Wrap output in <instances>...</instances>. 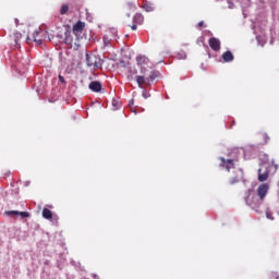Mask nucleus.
<instances>
[{
    "label": "nucleus",
    "mask_w": 279,
    "mask_h": 279,
    "mask_svg": "<svg viewBox=\"0 0 279 279\" xmlns=\"http://www.w3.org/2000/svg\"><path fill=\"white\" fill-rule=\"evenodd\" d=\"M74 45H77V41H74Z\"/></svg>",
    "instance_id": "nucleus-29"
},
{
    "label": "nucleus",
    "mask_w": 279,
    "mask_h": 279,
    "mask_svg": "<svg viewBox=\"0 0 279 279\" xmlns=\"http://www.w3.org/2000/svg\"><path fill=\"white\" fill-rule=\"evenodd\" d=\"M245 202L253 210H258L263 206L264 201L258 195L248 194Z\"/></svg>",
    "instance_id": "nucleus-2"
},
{
    "label": "nucleus",
    "mask_w": 279,
    "mask_h": 279,
    "mask_svg": "<svg viewBox=\"0 0 279 279\" xmlns=\"http://www.w3.org/2000/svg\"><path fill=\"white\" fill-rule=\"evenodd\" d=\"M266 217L270 219V221H274V214L269 209L266 210Z\"/></svg>",
    "instance_id": "nucleus-23"
},
{
    "label": "nucleus",
    "mask_w": 279,
    "mask_h": 279,
    "mask_svg": "<svg viewBox=\"0 0 279 279\" xmlns=\"http://www.w3.org/2000/svg\"><path fill=\"white\" fill-rule=\"evenodd\" d=\"M64 43H65V45H73V36H71V31H66L65 33H64Z\"/></svg>",
    "instance_id": "nucleus-17"
},
{
    "label": "nucleus",
    "mask_w": 279,
    "mask_h": 279,
    "mask_svg": "<svg viewBox=\"0 0 279 279\" xmlns=\"http://www.w3.org/2000/svg\"><path fill=\"white\" fill-rule=\"evenodd\" d=\"M263 138H264L265 143H269V135H267V133L263 134Z\"/></svg>",
    "instance_id": "nucleus-24"
},
{
    "label": "nucleus",
    "mask_w": 279,
    "mask_h": 279,
    "mask_svg": "<svg viewBox=\"0 0 279 279\" xmlns=\"http://www.w3.org/2000/svg\"><path fill=\"white\" fill-rule=\"evenodd\" d=\"M136 82L140 88H145V86H149V81L145 76H136Z\"/></svg>",
    "instance_id": "nucleus-12"
},
{
    "label": "nucleus",
    "mask_w": 279,
    "mask_h": 279,
    "mask_svg": "<svg viewBox=\"0 0 279 279\" xmlns=\"http://www.w3.org/2000/svg\"><path fill=\"white\" fill-rule=\"evenodd\" d=\"M84 27H86V23L78 21L73 25L72 32L75 36H77L84 32Z\"/></svg>",
    "instance_id": "nucleus-10"
},
{
    "label": "nucleus",
    "mask_w": 279,
    "mask_h": 279,
    "mask_svg": "<svg viewBox=\"0 0 279 279\" xmlns=\"http://www.w3.org/2000/svg\"><path fill=\"white\" fill-rule=\"evenodd\" d=\"M269 180V166L264 163L258 169V182H267Z\"/></svg>",
    "instance_id": "nucleus-4"
},
{
    "label": "nucleus",
    "mask_w": 279,
    "mask_h": 279,
    "mask_svg": "<svg viewBox=\"0 0 279 279\" xmlns=\"http://www.w3.org/2000/svg\"><path fill=\"white\" fill-rule=\"evenodd\" d=\"M8 215H20V217H23L24 219L29 217V213L28 211L11 210V211H8Z\"/></svg>",
    "instance_id": "nucleus-18"
},
{
    "label": "nucleus",
    "mask_w": 279,
    "mask_h": 279,
    "mask_svg": "<svg viewBox=\"0 0 279 279\" xmlns=\"http://www.w3.org/2000/svg\"><path fill=\"white\" fill-rule=\"evenodd\" d=\"M143 21H144V17H143V14H141V13H136L135 15H134V17H133V23H135V24H133V25H128V27H131V29L133 31V32H136V29H137V26L136 25H141V23H143Z\"/></svg>",
    "instance_id": "nucleus-9"
},
{
    "label": "nucleus",
    "mask_w": 279,
    "mask_h": 279,
    "mask_svg": "<svg viewBox=\"0 0 279 279\" xmlns=\"http://www.w3.org/2000/svg\"><path fill=\"white\" fill-rule=\"evenodd\" d=\"M156 77H158V71H151L149 76L147 77L148 84H151V82H154V80H156Z\"/></svg>",
    "instance_id": "nucleus-20"
},
{
    "label": "nucleus",
    "mask_w": 279,
    "mask_h": 279,
    "mask_svg": "<svg viewBox=\"0 0 279 279\" xmlns=\"http://www.w3.org/2000/svg\"><path fill=\"white\" fill-rule=\"evenodd\" d=\"M86 64L93 71H97V69H101L104 65V60L95 53H86Z\"/></svg>",
    "instance_id": "nucleus-1"
},
{
    "label": "nucleus",
    "mask_w": 279,
    "mask_h": 279,
    "mask_svg": "<svg viewBox=\"0 0 279 279\" xmlns=\"http://www.w3.org/2000/svg\"><path fill=\"white\" fill-rule=\"evenodd\" d=\"M120 108H121V104L117 99H113L112 100V109L119 110Z\"/></svg>",
    "instance_id": "nucleus-22"
},
{
    "label": "nucleus",
    "mask_w": 279,
    "mask_h": 279,
    "mask_svg": "<svg viewBox=\"0 0 279 279\" xmlns=\"http://www.w3.org/2000/svg\"><path fill=\"white\" fill-rule=\"evenodd\" d=\"M59 82H61V84H64V76L59 75Z\"/></svg>",
    "instance_id": "nucleus-25"
},
{
    "label": "nucleus",
    "mask_w": 279,
    "mask_h": 279,
    "mask_svg": "<svg viewBox=\"0 0 279 279\" xmlns=\"http://www.w3.org/2000/svg\"><path fill=\"white\" fill-rule=\"evenodd\" d=\"M222 60L225 62H232V60H234V54H232V51L228 50L222 53Z\"/></svg>",
    "instance_id": "nucleus-16"
},
{
    "label": "nucleus",
    "mask_w": 279,
    "mask_h": 279,
    "mask_svg": "<svg viewBox=\"0 0 279 279\" xmlns=\"http://www.w3.org/2000/svg\"><path fill=\"white\" fill-rule=\"evenodd\" d=\"M89 88L93 90V93H100L101 92V83L94 81L89 83Z\"/></svg>",
    "instance_id": "nucleus-14"
},
{
    "label": "nucleus",
    "mask_w": 279,
    "mask_h": 279,
    "mask_svg": "<svg viewBox=\"0 0 279 279\" xmlns=\"http://www.w3.org/2000/svg\"><path fill=\"white\" fill-rule=\"evenodd\" d=\"M41 216L44 217V219H48V220L53 219V213L51 211V209L47 207L43 209Z\"/></svg>",
    "instance_id": "nucleus-15"
},
{
    "label": "nucleus",
    "mask_w": 279,
    "mask_h": 279,
    "mask_svg": "<svg viewBox=\"0 0 279 279\" xmlns=\"http://www.w3.org/2000/svg\"><path fill=\"white\" fill-rule=\"evenodd\" d=\"M274 165V167H275V169H276V171L278 170V165H275V163H272Z\"/></svg>",
    "instance_id": "nucleus-27"
},
{
    "label": "nucleus",
    "mask_w": 279,
    "mask_h": 279,
    "mask_svg": "<svg viewBox=\"0 0 279 279\" xmlns=\"http://www.w3.org/2000/svg\"><path fill=\"white\" fill-rule=\"evenodd\" d=\"M15 47H17L19 49H21V38H23V35L21 33H14L13 36H11Z\"/></svg>",
    "instance_id": "nucleus-13"
},
{
    "label": "nucleus",
    "mask_w": 279,
    "mask_h": 279,
    "mask_svg": "<svg viewBox=\"0 0 279 279\" xmlns=\"http://www.w3.org/2000/svg\"><path fill=\"white\" fill-rule=\"evenodd\" d=\"M218 160H220L219 166L222 167V169H226L230 173V169H234V159H226L223 157H219Z\"/></svg>",
    "instance_id": "nucleus-5"
},
{
    "label": "nucleus",
    "mask_w": 279,
    "mask_h": 279,
    "mask_svg": "<svg viewBox=\"0 0 279 279\" xmlns=\"http://www.w3.org/2000/svg\"><path fill=\"white\" fill-rule=\"evenodd\" d=\"M208 45L213 51H220L221 49V41L216 37L209 38Z\"/></svg>",
    "instance_id": "nucleus-8"
},
{
    "label": "nucleus",
    "mask_w": 279,
    "mask_h": 279,
    "mask_svg": "<svg viewBox=\"0 0 279 279\" xmlns=\"http://www.w3.org/2000/svg\"><path fill=\"white\" fill-rule=\"evenodd\" d=\"M267 193H269V183H262L257 187V196L259 197V199L265 202V197H267Z\"/></svg>",
    "instance_id": "nucleus-6"
},
{
    "label": "nucleus",
    "mask_w": 279,
    "mask_h": 279,
    "mask_svg": "<svg viewBox=\"0 0 279 279\" xmlns=\"http://www.w3.org/2000/svg\"><path fill=\"white\" fill-rule=\"evenodd\" d=\"M137 64L138 66H141V73H145V71H147V65L149 64V59L147 57H137Z\"/></svg>",
    "instance_id": "nucleus-7"
},
{
    "label": "nucleus",
    "mask_w": 279,
    "mask_h": 279,
    "mask_svg": "<svg viewBox=\"0 0 279 279\" xmlns=\"http://www.w3.org/2000/svg\"><path fill=\"white\" fill-rule=\"evenodd\" d=\"M198 27H204V21H201V22L198 23Z\"/></svg>",
    "instance_id": "nucleus-26"
},
{
    "label": "nucleus",
    "mask_w": 279,
    "mask_h": 279,
    "mask_svg": "<svg viewBox=\"0 0 279 279\" xmlns=\"http://www.w3.org/2000/svg\"><path fill=\"white\" fill-rule=\"evenodd\" d=\"M68 13H69V4L68 3H63L61 5V9H60V14L64 15V14H68Z\"/></svg>",
    "instance_id": "nucleus-21"
},
{
    "label": "nucleus",
    "mask_w": 279,
    "mask_h": 279,
    "mask_svg": "<svg viewBox=\"0 0 279 279\" xmlns=\"http://www.w3.org/2000/svg\"><path fill=\"white\" fill-rule=\"evenodd\" d=\"M143 9L146 12H154V4L151 2L144 1L143 2Z\"/></svg>",
    "instance_id": "nucleus-19"
},
{
    "label": "nucleus",
    "mask_w": 279,
    "mask_h": 279,
    "mask_svg": "<svg viewBox=\"0 0 279 279\" xmlns=\"http://www.w3.org/2000/svg\"><path fill=\"white\" fill-rule=\"evenodd\" d=\"M233 173H234V177H231L229 179L230 186H234V184H239V182H243V178H244L243 169H235Z\"/></svg>",
    "instance_id": "nucleus-3"
},
{
    "label": "nucleus",
    "mask_w": 279,
    "mask_h": 279,
    "mask_svg": "<svg viewBox=\"0 0 279 279\" xmlns=\"http://www.w3.org/2000/svg\"><path fill=\"white\" fill-rule=\"evenodd\" d=\"M40 31H35L32 35V37L26 38V43H29V40H33V43H37V45H43V39L40 38Z\"/></svg>",
    "instance_id": "nucleus-11"
},
{
    "label": "nucleus",
    "mask_w": 279,
    "mask_h": 279,
    "mask_svg": "<svg viewBox=\"0 0 279 279\" xmlns=\"http://www.w3.org/2000/svg\"><path fill=\"white\" fill-rule=\"evenodd\" d=\"M15 25H19V19H15Z\"/></svg>",
    "instance_id": "nucleus-28"
}]
</instances>
